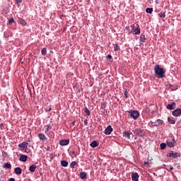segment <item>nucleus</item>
<instances>
[{
	"label": "nucleus",
	"instance_id": "obj_20",
	"mask_svg": "<svg viewBox=\"0 0 181 181\" xmlns=\"http://www.w3.org/2000/svg\"><path fill=\"white\" fill-rule=\"evenodd\" d=\"M90 146L91 148H97V146H98V142H97V141H93L90 143Z\"/></svg>",
	"mask_w": 181,
	"mask_h": 181
},
{
	"label": "nucleus",
	"instance_id": "obj_4",
	"mask_svg": "<svg viewBox=\"0 0 181 181\" xmlns=\"http://www.w3.org/2000/svg\"><path fill=\"white\" fill-rule=\"evenodd\" d=\"M134 135H136V136H145V131L142 130L141 129H136L134 131Z\"/></svg>",
	"mask_w": 181,
	"mask_h": 181
},
{
	"label": "nucleus",
	"instance_id": "obj_25",
	"mask_svg": "<svg viewBox=\"0 0 181 181\" xmlns=\"http://www.w3.org/2000/svg\"><path fill=\"white\" fill-rule=\"evenodd\" d=\"M146 12L147 13H152V12H153V8H147Z\"/></svg>",
	"mask_w": 181,
	"mask_h": 181
},
{
	"label": "nucleus",
	"instance_id": "obj_9",
	"mask_svg": "<svg viewBox=\"0 0 181 181\" xmlns=\"http://www.w3.org/2000/svg\"><path fill=\"white\" fill-rule=\"evenodd\" d=\"M173 117H180L181 115V109H176L172 112Z\"/></svg>",
	"mask_w": 181,
	"mask_h": 181
},
{
	"label": "nucleus",
	"instance_id": "obj_37",
	"mask_svg": "<svg viewBox=\"0 0 181 181\" xmlns=\"http://www.w3.org/2000/svg\"><path fill=\"white\" fill-rule=\"evenodd\" d=\"M19 4H22V0H16V5H19Z\"/></svg>",
	"mask_w": 181,
	"mask_h": 181
},
{
	"label": "nucleus",
	"instance_id": "obj_31",
	"mask_svg": "<svg viewBox=\"0 0 181 181\" xmlns=\"http://www.w3.org/2000/svg\"><path fill=\"white\" fill-rule=\"evenodd\" d=\"M168 122H169L170 124H175V122H176L175 120L170 119V117H168Z\"/></svg>",
	"mask_w": 181,
	"mask_h": 181
},
{
	"label": "nucleus",
	"instance_id": "obj_44",
	"mask_svg": "<svg viewBox=\"0 0 181 181\" xmlns=\"http://www.w3.org/2000/svg\"><path fill=\"white\" fill-rule=\"evenodd\" d=\"M8 181H15V178H10Z\"/></svg>",
	"mask_w": 181,
	"mask_h": 181
},
{
	"label": "nucleus",
	"instance_id": "obj_38",
	"mask_svg": "<svg viewBox=\"0 0 181 181\" xmlns=\"http://www.w3.org/2000/svg\"><path fill=\"white\" fill-rule=\"evenodd\" d=\"M168 169H169L170 170H173V167L172 165H168L167 166Z\"/></svg>",
	"mask_w": 181,
	"mask_h": 181
},
{
	"label": "nucleus",
	"instance_id": "obj_45",
	"mask_svg": "<svg viewBox=\"0 0 181 181\" xmlns=\"http://www.w3.org/2000/svg\"><path fill=\"white\" fill-rule=\"evenodd\" d=\"M84 124H85V125H87V120L84 121Z\"/></svg>",
	"mask_w": 181,
	"mask_h": 181
},
{
	"label": "nucleus",
	"instance_id": "obj_8",
	"mask_svg": "<svg viewBox=\"0 0 181 181\" xmlns=\"http://www.w3.org/2000/svg\"><path fill=\"white\" fill-rule=\"evenodd\" d=\"M111 132H112V127L111 125L107 126V127L105 129L104 134L105 135H110Z\"/></svg>",
	"mask_w": 181,
	"mask_h": 181
},
{
	"label": "nucleus",
	"instance_id": "obj_36",
	"mask_svg": "<svg viewBox=\"0 0 181 181\" xmlns=\"http://www.w3.org/2000/svg\"><path fill=\"white\" fill-rule=\"evenodd\" d=\"M23 146H24V148H28V145H29V143H27V142H23L21 143Z\"/></svg>",
	"mask_w": 181,
	"mask_h": 181
},
{
	"label": "nucleus",
	"instance_id": "obj_18",
	"mask_svg": "<svg viewBox=\"0 0 181 181\" xmlns=\"http://www.w3.org/2000/svg\"><path fill=\"white\" fill-rule=\"evenodd\" d=\"M166 143L169 148H173L175 146V143L170 141V140H167Z\"/></svg>",
	"mask_w": 181,
	"mask_h": 181
},
{
	"label": "nucleus",
	"instance_id": "obj_22",
	"mask_svg": "<svg viewBox=\"0 0 181 181\" xmlns=\"http://www.w3.org/2000/svg\"><path fill=\"white\" fill-rule=\"evenodd\" d=\"M145 40H146V37H145V34H141L140 35V42L144 43Z\"/></svg>",
	"mask_w": 181,
	"mask_h": 181
},
{
	"label": "nucleus",
	"instance_id": "obj_7",
	"mask_svg": "<svg viewBox=\"0 0 181 181\" xmlns=\"http://www.w3.org/2000/svg\"><path fill=\"white\" fill-rule=\"evenodd\" d=\"M69 144H70V140H69V139H61L59 141V145L61 146H66L69 145Z\"/></svg>",
	"mask_w": 181,
	"mask_h": 181
},
{
	"label": "nucleus",
	"instance_id": "obj_34",
	"mask_svg": "<svg viewBox=\"0 0 181 181\" xmlns=\"http://www.w3.org/2000/svg\"><path fill=\"white\" fill-rule=\"evenodd\" d=\"M13 22H15V20L13 19V18L8 19V23L12 25L13 23Z\"/></svg>",
	"mask_w": 181,
	"mask_h": 181
},
{
	"label": "nucleus",
	"instance_id": "obj_43",
	"mask_svg": "<svg viewBox=\"0 0 181 181\" xmlns=\"http://www.w3.org/2000/svg\"><path fill=\"white\" fill-rule=\"evenodd\" d=\"M45 149H46L47 151H50V147H49V146L45 147Z\"/></svg>",
	"mask_w": 181,
	"mask_h": 181
},
{
	"label": "nucleus",
	"instance_id": "obj_35",
	"mask_svg": "<svg viewBox=\"0 0 181 181\" xmlns=\"http://www.w3.org/2000/svg\"><path fill=\"white\" fill-rule=\"evenodd\" d=\"M124 97L126 98H129V96H128V90H124Z\"/></svg>",
	"mask_w": 181,
	"mask_h": 181
},
{
	"label": "nucleus",
	"instance_id": "obj_42",
	"mask_svg": "<svg viewBox=\"0 0 181 181\" xmlns=\"http://www.w3.org/2000/svg\"><path fill=\"white\" fill-rule=\"evenodd\" d=\"M172 142H173V144H176V140L175 139V138L173 139V141H172Z\"/></svg>",
	"mask_w": 181,
	"mask_h": 181
},
{
	"label": "nucleus",
	"instance_id": "obj_14",
	"mask_svg": "<svg viewBox=\"0 0 181 181\" xmlns=\"http://www.w3.org/2000/svg\"><path fill=\"white\" fill-rule=\"evenodd\" d=\"M14 172L16 175H22V168L17 167L15 168Z\"/></svg>",
	"mask_w": 181,
	"mask_h": 181
},
{
	"label": "nucleus",
	"instance_id": "obj_15",
	"mask_svg": "<svg viewBox=\"0 0 181 181\" xmlns=\"http://www.w3.org/2000/svg\"><path fill=\"white\" fill-rule=\"evenodd\" d=\"M20 160L21 162H26V160H28V156L22 154L20 156Z\"/></svg>",
	"mask_w": 181,
	"mask_h": 181
},
{
	"label": "nucleus",
	"instance_id": "obj_2",
	"mask_svg": "<svg viewBox=\"0 0 181 181\" xmlns=\"http://www.w3.org/2000/svg\"><path fill=\"white\" fill-rule=\"evenodd\" d=\"M131 28V33L133 35H141V28L139 27V24H134Z\"/></svg>",
	"mask_w": 181,
	"mask_h": 181
},
{
	"label": "nucleus",
	"instance_id": "obj_17",
	"mask_svg": "<svg viewBox=\"0 0 181 181\" xmlns=\"http://www.w3.org/2000/svg\"><path fill=\"white\" fill-rule=\"evenodd\" d=\"M80 177L82 180L87 179V173H86V172H81L80 173Z\"/></svg>",
	"mask_w": 181,
	"mask_h": 181
},
{
	"label": "nucleus",
	"instance_id": "obj_11",
	"mask_svg": "<svg viewBox=\"0 0 181 181\" xmlns=\"http://www.w3.org/2000/svg\"><path fill=\"white\" fill-rule=\"evenodd\" d=\"M167 110H175L176 108V103L173 102L171 104H168L166 106Z\"/></svg>",
	"mask_w": 181,
	"mask_h": 181
},
{
	"label": "nucleus",
	"instance_id": "obj_12",
	"mask_svg": "<svg viewBox=\"0 0 181 181\" xmlns=\"http://www.w3.org/2000/svg\"><path fill=\"white\" fill-rule=\"evenodd\" d=\"M151 124H153V127H160V125L163 124V120L158 119H157V124H155L153 122H151Z\"/></svg>",
	"mask_w": 181,
	"mask_h": 181
},
{
	"label": "nucleus",
	"instance_id": "obj_27",
	"mask_svg": "<svg viewBox=\"0 0 181 181\" xmlns=\"http://www.w3.org/2000/svg\"><path fill=\"white\" fill-rule=\"evenodd\" d=\"M158 16H160V18H165L166 17V14H165V12L162 11L161 13H158Z\"/></svg>",
	"mask_w": 181,
	"mask_h": 181
},
{
	"label": "nucleus",
	"instance_id": "obj_39",
	"mask_svg": "<svg viewBox=\"0 0 181 181\" xmlns=\"http://www.w3.org/2000/svg\"><path fill=\"white\" fill-rule=\"evenodd\" d=\"M0 129H5V126H4V124H0Z\"/></svg>",
	"mask_w": 181,
	"mask_h": 181
},
{
	"label": "nucleus",
	"instance_id": "obj_3",
	"mask_svg": "<svg viewBox=\"0 0 181 181\" xmlns=\"http://www.w3.org/2000/svg\"><path fill=\"white\" fill-rule=\"evenodd\" d=\"M128 112L131 118H134V119H137L139 117V112L138 110H129Z\"/></svg>",
	"mask_w": 181,
	"mask_h": 181
},
{
	"label": "nucleus",
	"instance_id": "obj_40",
	"mask_svg": "<svg viewBox=\"0 0 181 181\" xmlns=\"http://www.w3.org/2000/svg\"><path fill=\"white\" fill-rule=\"evenodd\" d=\"M45 132H49V125L47 126V128L45 129Z\"/></svg>",
	"mask_w": 181,
	"mask_h": 181
},
{
	"label": "nucleus",
	"instance_id": "obj_30",
	"mask_svg": "<svg viewBox=\"0 0 181 181\" xmlns=\"http://www.w3.org/2000/svg\"><path fill=\"white\" fill-rule=\"evenodd\" d=\"M19 148H21V151H25V149H26L25 148V146L21 143L18 145Z\"/></svg>",
	"mask_w": 181,
	"mask_h": 181
},
{
	"label": "nucleus",
	"instance_id": "obj_10",
	"mask_svg": "<svg viewBox=\"0 0 181 181\" xmlns=\"http://www.w3.org/2000/svg\"><path fill=\"white\" fill-rule=\"evenodd\" d=\"M132 180L134 181L139 180V175H138V173H132Z\"/></svg>",
	"mask_w": 181,
	"mask_h": 181
},
{
	"label": "nucleus",
	"instance_id": "obj_46",
	"mask_svg": "<svg viewBox=\"0 0 181 181\" xmlns=\"http://www.w3.org/2000/svg\"><path fill=\"white\" fill-rule=\"evenodd\" d=\"M73 154L75 155V156H76V152L75 151H73Z\"/></svg>",
	"mask_w": 181,
	"mask_h": 181
},
{
	"label": "nucleus",
	"instance_id": "obj_32",
	"mask_svg": "<svg viewBox=\"0 0 181 181\" xmlns=\"http://www.w3.org/2000/svg\"><path fill=\"white\" fill-rule=\"evenodd\" d=\"M20 23L21 25H23V26H25V25L27 24L26 21H25V20L23 19L20 20Z\"/></svg>",
	"mask_w": 181,
	"mask_h": 181
},
{
	"label": "nucleus",
	"instance_id": "obj_19",
	"mask_svg": "<svg viewBox=\"0 0 181 181\" xmlns=\"http://www.w3.org/2000/svg\"><path fill=\"white\" fill-rule=\"evenodd\" d=\"M61 166H63V168H67V166H69V162L66 160H61Z\"/></svg>",
	"mask_w": 181,
	"mask_h": 181
},
{
	"label": "nucleus",
	"instance_id": "obj_6",
	"mask_svg": "<svg viewBox=\"0 0 181 181\" xmlns=\"http://www.w3.org/2000/svg\"><path fill=\"white\" fill-rule=\"evenodd\" d=\"M124 138H127V139H134V134L131 132L125 131L123 132Z\"/></svg>",
	"mask_w": 181,
	"mask_h": 181
},
{
	"label": "nucleus",
	"instance_id": "obj_5",
	"mask_svg": "<svg viewBox=\"0 0 181 181\" xmlns=\"http://www.w3.org/2000/svg\"><path fill=\"white\" fill-rule=\"evenodd\" d=\"M167 156L168 158H173V159H175V158H180V153H174L173 151H171L167 154Z\"/></svg>",
	"mask_w": 181,
	"mask_h": 181
},
{
	"label": "nucleus",
	"instance_id": "obj_47",
	"mask_svg": "<svg viewBox=\"0 0 181 181\" xmlns=\"http://www.w3.org/2000/svg\"><path fill=\"white\" fill-rule=\"evenodd\" d=\"M74 122H72L73 125H74Z\"/></svg>",
	"mask_w": 181,
	"mask_h": 181
},
{
	"label": "nucleus",
	"instance_id": "obj_41",
	"mask_svg": "<svg viewBox=\"0 0 181 181\" xmlns=\"http://www.w3.org/2000/svg\"><path fill=\"white\" fill-rule=\"evenodd\" d=\"M107 59H112V56H111V55H107Z\"/></svg>",
	"mask_w": 181,
	"mask_h": 181
},
{
	"label": "nucleus",
	"instance_id": "obj_28",
	"mask_svg": "<svg viewBox=\"0 0 181 181\" xmlns=\"http://www.w3.org/2000/svg\"><path fill=\"white\" fill-rule=\"evenodd\" d=\"M85 113L88 115L90 116L91 114V112L90 111V110H88V108L85 107Z\"/></svg>",
	"mask_w": 181,
	"mask_h": 181
},
{
	"label": "nucleus",
	"instance_id": "obj_1",
	"mask_svg": "<svg viewBox=\"0 0 181 181\" xmlns=\"http://www.w3.org/2000/svg\"><path fill=\"white\" fill-rule=\"evenodd\" d=\"M154 73L157 78H163V77H165V69L163 68H160L158 64L155 65Z\"/></svg>",
	"mask_w": 181,
	"mask_h": 181
},
{
	"label": "nucleus",
	"instance_id": "obj_33",
	"mask_svg": "<svg viewBox=\"0 0 181 181\" xmlns=\"http://www.w3.org/2000/svg\"><path fill=\"white\" fill-rule=\"evenodd\" d=\"M160 149H165L166 148V144H165V143L160 144Z\"/></svg>",
	"mask_w": 181,
	"mask_h": 181
},
{
	"label": "nucleus",
	"instance_id": "obj_16",
	"mask_svg": "<svg viewBox=\"0 0 181 181\" xmlns=\"http://www.w3.org/2000/svg\"><path fill=\"white\" fill-rule=\"evenodd\" d=\"M168 88L169 90H170L171 91H175V90H177V86H174L172 84H170L168 86Z\"/></svg>",
	"mask_w": 181,
	"mask_h": 181
},
{
	"label": "nucleus",
	"instance_id": "obj_23",
	"mask_svg": "<svg viewBox=\"0 0 181 181\" xmlns=\"http://www.w3.org/2000/svg\"><path fill=\"white\" fill-rule=\"evenodd\" d=\"M47 53V49H46V47H43L41 50V54H42V56H46Z\"/></svg>",
	"mask_w": 181,
	"mask_h": 181
},
{
	"label": "nucleus",
	"instance_id": "obj_26",
	"mask_svg": "<svg viewBox=\"0 0 181 181\" xmlns=\"http://www.w3.org/2000/svg\"><path fill=\"white\" fill-rule=\"evenodd\" d=\"M76 165H77V163L76 161H73L70 164V168L71 169H74V166H76Z\"/></svg>",
	"mask_w": 181,
	"mask_h": 181
},
{
	"label": "nucleus",
	"instance_id": "obj_29",
	"mask_svg": "<svg viewBox=\"0 0 181 181\" xmlns=\"http://www.w3.org/2000/svg\"><path fill=\"white\" fill-rule=\"evenodd\" d=\"M117 50H119V45H118V44H115L114 46V51L117 52Z\"/></svg>",
	"mask_w": 181,
	"mask_h": 181
},
{
	"label": "nucleus",
	"instance_id": "obj_21",
	"mask_svg": "<svg viewBox=\"0 0 181 181\" xmlns=\"http://www.w3.org/2000/svg\"><path fill=\"white\" fill-rule=\"evenodd\" d=\"M37 168V167L35 165H32L30 166L29 170H30V172H35Z\"/></svg>",
	"mask_w": 181,
	"mask_h": 181
},
{
	"label": "nucleus",
	"instance_id": "obj_13",
	"mask_svg": "<svg viewBox=\"0 0 181 181\" xmlns=\"http://www.w3.org/2000/svg\"><path fill=\"white\" fill-rule=\"evenodd\" d=\"M38 138L42 142H46V141H47V137H46V135H45L44 134H38Z\"/></svg>",
	"mask_w": 181,
	"mask_h": 181
},
{
	"label": "nucleus",
	"instance_id": "obj_48",
	"mask_svg": "<svg viewBox=\"0 0 181 181\" xmlns=\"http://www.w3.org/2000/svg\"><path fill=\"white\" fill-rule=\"evenodd\" d=\"M28 142H30V140L28 139Z\"/></svg>",
	"mask_w": 181,
	"mask_h": 181
},
{
	"label": "nucleus",
	"instance_id": "obj_24",
	"mask_svg": "<svg viewBox=\"0 0 181 181\" xmlns=\"http://www.w3.org/2000/svg\"><path fill=\"white\" fill-rule=\"evenodd\" d=\"M4 168L5 169H11V168H12V165H11V163H6L4 165Z\"/></svg>",
	"mask_w": 181,
	"mask_h": 181
}]
</instances>
